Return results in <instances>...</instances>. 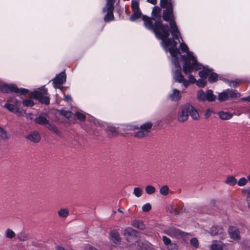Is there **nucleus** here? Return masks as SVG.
<instances>
[{"label": "nucleus", "mask_w": 250, "mask_h": 250, "mask_svg": "<svg viewBox=\"0 0 250 250\" xmlns=\"http://www.w3.org/2000/svg\"><path fill=\"white\" fill-rule=\"evenodd\" d=\"M26 138L29 141L34 143H38L41 140L40 134L36 131L31 132Z\"/></svg>", "instance_id": "aec40b11"}, {"label": "nucleus", "mask_w": 250, "mask_h": 250, "mask_svg": "<svg viewBox=\"0 0 250 250\" xmlns=\"http://www.w3.org/2000/svg\"><path fill=\"white\" fill-rule=\"evenodd\" d=\"M162 240L163 241L164 243L167 247L172 243L170 239L166 237V236H163L162 237Z\"/></svg>", "instance_id": "a18cd8bd"}, {"label": "nucleus", "mask_w": 250, "mask_h": 250, "mask_svg": "<svg viewBox=\"0 0 250 250\" xmlns=\"http://www.w3.org/2000/svg\"><path fill=\"white\" fill-rule=\"evenodd\" d=\"M0 136L2 138H7L6 131L0 126Z\"/></svg>", "instance_id": "49530a36"}, {"label": "nucleus", "mask_w": 250, "mask_h": 250, "mask_svg": "<svg viewBox=\"0 0 250 250\" xmlns=\"http://www.w3.org/2000/svg\"><path fill=\"white\" fill-rule=\"evenodd\" d=\"M190 244L195 248L199 247L198 241L196 238H193L190 240Z\"/></svg>", "instance_id": "a19ab883"}, {"label": "nucleus", "mask_w": 250, "mask_h": 250, "mask_svg": "<svg viewBox=\"0 0 250 250\" xmlns=\"http://www.w3.org/2000/svg\"><path fill=\"white\" fill-rule=\"evenodd\" d=\"M146 192L148 194H152L154 193L155 191V188L151 185L147 186L145 188Z\"/></svg>", "instance_id": "72a5a7b5"}, {"label": "nucleus", "mask_w": 250, "mask_h": 250, "mask_svg": "<svg viewBox=\"0 0 250 250\" xmlns=\"http://www.w3.org/2000/svg\"><path fill=\"white\" fill-rule=\"evenodd\" d=\"M248 181L246 178L244 177L241 178L237 182L238 185L240 187L244 186L247 184Z\"/></svg>", "instance_id": "58836bf2"}, {"label": "nucleus", "mask_w": 250, "mask_h": 250, "mask_svg": "<svg viewBox=\"0 0 250 250\" xmlns=\"http://www.w3.org/2000/svg\"><path fill=\"white\" fill-rule=\"evenodd\" d=\"M242 101L250 102V96L242 98L241 99Z\"/></svg>", "instance_id": "6e6d98bb"}, {"label": "nucleus", "mask_w": 250, "mask_h": 250, "mask_svg": "<svg viewBox=\"0 0 250 250\" xmlns=\"http://www.w3.org/2000/svg\"><path fill=\"white\" fill-rule=\"evenodd\" d=\"M167 248L168 250H177V247L176 244L171 243L167 247Z\"/></svg>", "instance_id": "de8ad7c7"}, {"label": "nucleus", "mask_w": 250, "mask_h": 250, "mask_svg": "<svg viewBox=\"0 0 250 250\" xmlns=\"http://www.w3.org/2000/svg\"><path fill=\"white\" fill-rule=\"evenodd\" d=\"M238 84V83L236 81H230L229 83V86L231 87H236Z\"/></svg>", "instance_id": "3c124183"}, {"label": "nucleus", "mask_w": 250, "mask_h": 250, "mask_svg": "<svg viewBox=\"0 0 250 250\" xmlns=\"http://www.w3.org/2000/svg\"><path fill=\"white\" fill-rule=\"evenodd\" d=\"M218 116L222 120H229L232 117V114L228 112L221 111L218 113Z\"/></svg>", "instance_id": "a878e982"}, {"label": "nucleus", "mask_w": 250, "mask_h": 250, "mask_svg": "<svg viewBox=\"0 0 250 250\" xmlns=\"http://www.w3.org/2000/svg\"><path fill=\"white\" fill-rule=\"evenodd\" d=\"M69 214L68 209L66 208H61L58 211V215L62 218H66Z\"/></svg>", "instance_id": "c85d7f7f"}, {"label": "nucleus", "mask_w": 250, "mask_h": 250, "mask_svg": "<svg viewBox=\"0 0 250 250\" xmlns=\"http://www.w3.org/2000/svg\"><path fill=\"white\" fill-rule=\"evenodd\" d=\"M188 115L189 114L193 120H197L199 119L200 116L198 111L192 105L188 104Z\"/></svg>", "instance_id": "4be33fe9"}, {"label": "nucleus", "mask_w": 250, "mask_h": 250, "mask_svg": "<svg viewBox=\"0 0 250 250\" xmlns=\"http://www.w3.org/2000/svg\"><path fill=\"white\" fill-rule=\"evenodd\" d=\"M123 126L125 127L128 131H134L135 136L142 138L146 136L149 133L152 127V124L148 122L141 125L139 128L130 125H123Z\"/></svg>", "instance_id": "423d86ee"}, {"label": "nucleus", "mask_w": 250, "mask_h": 250, "mask_svg": "<svg viewBox=\"0 0 250 250\" xmlns=\"http://www.w3.org/2000/svg\"><path fill=\"white\" fill-rule=\"evenodd\" d=\"M165 233L171 237L177 239H185L187 234L174 227H171L165 230Z\"/></svg>", "instance_id": "4468645a"}, {"label": "nucleus", "mask_w": 250, "mask_h": 250, "mask_svg": "<svg viewBox=\"0 0 250 250\" xmlns=\"http://www.w3.org/2000/svg\"><path fill=\"white\" fill-rule=\"evenodd\" d=\"M15 233L11 229H7L5 231V237L8 238L12 239L15 237Z\"/></svg>", "instance_id": "473e14b6"}, {"label": "nucleus", "mask_w": 250, "mask_h": 250, "mask_svg": "<svg viewBox=\"0 0 250 250\" xmlns=\"http://www.w3.org/2000/svg\"><path fill=\"white\" fill-rule=\"evenodd\" d=\"M23 104L25 106H32L34 105V102L32 99H25L23 101Z\"/></svg>", "instance_id": "4c0bfd02"}, {"label": "nucleus", "mask_w": 250, "mask_h": 250, "mask_svg": "<svg viewBox=\"0 0 250 250\" xmlns=\"http://www.w3.org/2000/svg\"><path fill=\"white\" fill-rule=\"evenodd\" d=\"M18 103V101H17V100H16V102H15V103L16 104V103Z\"/></svg>", "instance_id": "680f3d73"}, {"label": "nucleus", "mask_w": 250, "mask_h": 250, "mask_svg": "<svg viewBox=\"0 0 250 250\" xmlns=\"http://www.w3.org/2000/svg\"><path fill=\"white\" fill-rule=\"evenodd\" d=\"M49 116L47 113H43L36 118L34 121L36 124L40 125H44L50 131L53 132L56 134L60 133V131L53 123L48 120Z\"/></svg>", "instance_id": "0eeeda50"}, {"label": "nucleus", "mask_w": 250, "mask_h": 250, "mask_svg": "<svg viewBox=\"0 0 250 250\" xmlns=\"http://www.w3.org/2000/svg\"><path fill=\"white\" fill-rule=\"evenodd\" d=\"M197 98L201 101L212 102L215 100L216 97L213 94V91L211 90H208L206 93L202 90H200L197 92Z\"/></svg>", "instance_id": "ddd939ff"}, {"label": "nucleus", "mask_w": 250, "mask_h": 250, "mask_svg": "<svg viewBox=\"0 0 250 250\" xmlns=\"http://www.w3.org/2000/svg\"><path fill=\"white\" fill-rule=\"evenodd\" d=\"M243 192L246 194L247 201L248 206L250 208V187H247L243 189Z\"/></svg>", "instance_id": "2f4dec72"}, {"label": "nucleus", "mask_w": 250, "mask_h": 250, "mask_svg": "<svg viewBox=\"0 0 250 250\" xmlns=\"http://www.w3.org/2000/svg\"><path fill=\"white\" fill-rule=\"evenodd\" d=\"M131 6H132V11L140 10L139 8L138 2L135 0L132 1Z\"/></svg>", "instance_id": "c03bdc74"}, {"label": "nucleus", "mask_w": 250, "mask_h": 250, "mask_svg": "<svg viewBox=\"0 0 250 250\" xmlns=\"http://www.w3.org/2000/svg\"><path fill=\"white\" fill-rule=\"evenodd\" d=\"M109 130L112 133H116L117 131L114 127H109Z\"/></svg>", "instance_id": "5fc2aeb1"}, {"label": "nucleus", "mask_w": 250, "mask_h": 250, "mask_svg": "<svg viewBox=\"0 0 250 250\" xmlns=\"http://www.w3.org/2000/svg\"><path fill=\"white\" fill-rule=\"evenodd\" d=\"M106 6L103 9V11L104 12H107L106 15L104 17V21L105 22H108L114 19L113 11L115 0H106Z\"/></svg>", "instance_id": "9b49d317"}, {"label": "nucleus", "mask_w": 250, "mask_h": 250, "mask_svg": "<svg viewBox=\"0 0 250 250\" xmlns=\"http://www.w3.org/2000/svg\"><path fill=\"white\" fill-rule=\"evenodd\" d=\"M142 19L144 21L146 27L152 31L156 37L163 41H166L169 35V29L167 25H163L161 21V9L155 6L152 10L151 18L143 16Z\"/></svg>", "instance_id": "7ed1b4c3"}, {"label": "nucleus", "mask_w": 250, "mask_h": 250, "mask_svg": "<svg viewBox=\"0 0 250 250\" xmlns=\"http://www.w3.org/2000/svg\"><path fill=\"white\" fill-rule=\"evenodd\" d=\"M203 70L199 72V75L201 78L206 79L208 75V81L211 83L215 82L218 78L217 74L212 72V69L209 68L208 66H202Z\"/></svg>", "instance_id": "9d476101"}, {"label": "nucleus", "mask_w": 250, "mask_h": 250, "mask_svg": "<svg viewBox=\"0 0 250 250\" xmlns=\"http://www.w3.org/2000/svg\"><path fill=\"white\" fill-rule=\"evenodd\" d=\"M181 98V92L179 90L174 88L172 92L169 95V98L174 102L178 101Z\"/></svg>", "instance_id": "412c9836"}, {"label": "nucleus", "mask_w": 250, "mask_h": 250, "mask_svg": "<svg viewBox=\"0 0 250 250\" xmlns=\"http://www.w3.org/2000/svg\"><path fill=\"white\" fill-rule=\"evenodd\" d=\"M225 183L230 186H232L237 184L236 179L233 176H230L227 178Z\"/></svg>", "instance_id": "cd10ccee"}, {"label": "nucleus", "mask_w": 250, "mask_h": 250, "mask_svg": "<svg viewBox=\"0 0 250 250\" xmlns=\"http://www.w3.org/2000/svg\"><path fill=\"white\" fill-rule=\"evenodd\" d=\"M147 1L149 3H151L153 4H155L157 2V0H147Z\"/></svg>", "instance_id": "4d7b16f0"}, {"label": "nucleus", "mask_w": 250, "mask_h": 250, "mask_svg": "<svg viewBox=\"0 0 250 250\" xmlns=\"http://www.w3.org/2000/svg\"><path fill=\"white\" fill-rule=\"evenodd\" d=\"M131 225L135 228L140 229H143L145 228V225L142 222L138 221H133L131 223Z\"/></svg>", "instance_id": "7c9ffc66"}, {"label": "nucleus", "mask_w": 250, "mask_h": 250, "mask_svg": "<svg viewBox=\"0 0 250 250\" xmlns=\"http://www.w3.org/2000/svg\"><path fill=\"white\" fill-rule=\"evenodd\" d=\"M124 235L128 240L130 238L133 239L135 243L133 244V246L137 249H141V246L139 245V243L137 241L136 238V231L132 228L127 227L126 228L124 232Z\"/></svg>", "instance_id": "2eb2a0df"}, {"label": "nucleus", "mask_w": 250, "mask_h": 250, "mask_svg": "<svg viewBox=\"0 0 250 250\" xmlns=\"http://www.w3.org/2000/svg\"><path fill=\"white\" fill-rule=\"evenodd\" d=\"M196 84L200 87H204L206 84L205 79L202 78L196 81Z\"/></svg>", "instance_id": "37998d69"}, {"label": "nucleus", "mask_w": 250, "mask_h": 250, "mask_svg": "<svg viewBox=\"0 0 250 250\" xmlns=\"http://www.w3.org/2000/svg\"><path fill=\"white\" fill-rule=\"evenodd\" d=\"M179 47L182 52L186 53V57L184 58V63L183 65L184 73L188 76V84L189 83H194L196 82V80L191 73L193 71L201 69L202 64L197 62L193 52L189 51L188 46L184 42H180Z\"/></svg>", "instance_id": "20e7f679"}, {"label": "nucleus", "mask_w": 250, "mask_h": 250, "mask_svg": "<svg viewBox=\"0 0 250 250\" xmlns=\"http://www.w3.org/2000/svg\"><path fill=\"white\" fill-rule=\"evenodd\" d=\"M56 250H65L64 249L61 247H57Z\"/></svg>", "instance_id": "13d9d810"}, {"label": "nucleus", "mask_w": 250, "mask_h": 250, "mask_svg": "<svg viewBox=\"0 0 250 250\" xmlns=\"http://www.w3.org/2000/svg\"><path fill=\"white\" fill-rule=\"evenodd\" d=\"M143 192L142 189L140 188H135L133 190V194L137 197H140L142 196Z\"/></svg>", "instance_id": "f704fd0d"}, {"label": "nucleus", "mask_w": 250, "mask_h": 250, "mask_svg": "<svg viewBox=\"0 0 250 250\" xmlns=\"http://www.w3.org/2000/svg\"><path fill=\"white\" fill-rule=\"evenodd\" d=\"M110 238L111 240L115 244H117L120 241L119 232L116 229H114L111 231Z\"/></svg>", "instance_id": "5701e85b"}, {"label": "nucleus", "mask_w": 250, "mask_h": 250, "mask_svg": "<svg viewBox=\"0 0 250 250\" xmlns=\"http://www.w3.org/2000/svg\"><path fill=\"white\" fill-rule=\"evenodd\" d=\"M60 113L65 118L68 119L71 117L72 115V113L71 111H67L65 110H62L60 111Z\"/></svg>", "instance_id": "c9c22d12"}, {"label": "nucleus", "mask_w": 250, "mask_h": 250, "mask_svg": "<svg viewBox=\"0 0 250 250\" xmlns=\"http://www.w3.org/2000/svg\"><path fill=\"white\" fill-rule=\"evenodd\" d=\"M0 91L5 93H10L12 92L16 93H19L21 95L27 94L29 90L25 88L19 89L15 85H8L3 83L0 81Z\"/></svg>", "instance_id": "1a4fd4ad"}, {"label": "nucleus", "mask_w": 250, "mask_h": 250, "mask_svg": "<svg viewBox=\"0 0 250 250\" xmlns=\"http://www.w3.org/2000/svg\"><path fill=\"white\" fill-rule=\"evenodd\" d=\"M168 209L170 213L172 214H178L179 213V211L177 210V207L175 205H172L168 208Z\"/></svg>", "instance_id": "e433bc0d"}, {"label": "nucleus", "mask_w": 250, "mask_h": 250, "mask_svg": "<svg viewBox=\"0 0 250 250\" xmlns=\"http://www.w3.org/2000/svg\"><path fill=\"white\" fill-rule=\"evenodd\" d=\"M160 4L162 7L166 8L163 11V18L165 21H169L170 32L173 38L178 39V38L180 37L182 40L174 20L171 0H161Z\"/></svg>", "instance_id": "39448f33"}, {"label": "nucleus", "mask_w": 250, "mask_h": 250, "mask_svg": "<svg viewBox=\"0 0 250 250\" xmlns=\"http://www.w3.org/2000/svg\"><path fill=\"white\" fill-rule=\"evenodd\" d=\"M248 180H249V181L250 182V174L248 176Z\"/></svg>", "instance_id": "052dcab7"}, {"label": "nucleus", "mask_w": 250, "mask_h": 250, "mask_svg": "<svg viewBox=\"0 0 250 250\" xmlns=\"http://www.w3.org/2000/svg\"><path fill=\"white\" fill-rule=\"evenodd\" d=\"M118 211H119V212H121V213H122V212H123V211H122V210L121 209V208H118Z\"/></svg>", "instance_id": "bf43d9fd"}, {"label": "nucleus", "mask_w": 250, "mask_h": 250, "mask_svg": "<svg viewBox=\"0 0 250 250\" xmlns=\"http://www.w3.org/2000/svg\"><path fill=\"white\" fill-rule=\"evenodd\" d=\"M188 118V104L180 107L178 113L177 119L180 122H186Z\"/></svg>", "instance_id": "f3484780"}, {"label": "nucleus", "mask_w": 250, "mask_h": 250, "mask_svg": "<svg viewBox=\"0 0 250 250\" xmlns=\"http://www.w3.org/2000/svg\"><path fill=\"white\" fill-rule=\"evenodd\" d=\"M177 42L173 39H168L166 41L161 42V45L166 52H169L171 57L172 62L174 65L172 69V77L175 82L182 83L183 85L187 88L188 85V80L184 78L181 73V68L180 62L184 61L186 56H182L177 48Z\"/></svg>", "instance_id": "f03ea898"}, {"label": "nucleus", "mask_w": 250, "mask_h": 250, "mask_svg": "<svg viewBox=\"0 0 250 250\" xmlns=\"http://www.w3.org/2000/svg\"><path fill=\"white\" fill-rule=\"evenodd\" d=\"M75 116L80 121H83L85 119V115L79 112H77Z\"/></svg>", "instance_id": "79ce46f5"}, {"label": "nucleus", "mask_w": 250, "mask_h": 250, "mask_svg": "<svg viewBox=\"0 0 250 250\" xmlns=\"http://www.w3.org/2000/svg\"><path fill=\"white\" fill-rule=\"evenodd\" d=\"M18 239L23 241L27 240V237L25 234H21L18 236Z\"/></svg>", "instance_id": "09e8293b"}, {"label": "nucleus", "mask_w": 250, "mask_h": 250, "mask_svg": "<svg viewBox=\"0 0 250 250\" xmlns=\"http://www.w3.org/2000/svg\"><path fill=\"white\" fill-rule=\"evenodd\" d=\"M240 94L236 90L227 89L219 94L218 99L220 101H225L229 99L237 98L240 97Z\"/></svg>", "instance_id": "f8f14e48"}, {"label": "nucleus", "mask_w": 250, "mask_h": 250, "mask_svg": "<svg viewBox=\"0 0 250 250\" xmlns=\"http://www.w3.org/2000/svg\"><path fill=\"white\" fill-rule=\"evenodd\" d=\"M33 97L38 100L40 102L45 104H48L50 102L49 98L48 96L47 90L44 88H39L32 93Z\"/></svg>", "instance_id": "6e6552de"}, {"label": "nucleus", "mask_w": 250, "mask_h": 250, "mask_svg": "<svg viewBox=\"0 0 250 250\" xmlns=\"http://www.w3.org/2000/svg\"><path fill=\"white\" fill-rule=\"evenodd\" d=\"M177 42L173 39H168L166 41L161 42V45L166 52H169L171 57L172 62L174 65L172 69V77L175 82L182 83L183 85L187 88L188 85V80L184 78L181 73V68L180 62L184 61L186 56H182L177 48Z\"/></svg>", "instance_id": "f257e3e1"}, {"label": "nucleus", "mask_w": 250, "mask_h": 250, "mask_svg": "<svg viewBox=\"0 0 250 250\" xmlns=\"http://www.w3.org/2000/svg\"><path fill=\"white\" fill-rule=\"evenodd\" d=\"M64 100L66 101H72V98L71 97L68 95H64Z\"/></svg>", "instance_id": "603ef678"}, {"label": "nucleus", "mask_w": 250, "mask_h": 250, "mask_svg": "<svg viewBox=\"0 0 250 250\" xmlns=\"http://www.w3.org/2000/svg\"><path fill=\"white\" fill-rule=\"evenodd\" d=\"M66 75L64 72H61L56 76L53 80L54 87L55 88L62 89V84L66 81Z\"/></svg>", "instance_id": "dca6fc26"}, {"label": "nucleus", "mask_w": 250, "mask_h": 250, "mask_svg": "<svg viewBox=\"0 0 250 250\" xmlns=\"http://www.w3.org/2000/svg\"><path fill=\"white\" fill-rule=\"evenodd\" d=\"M224 232L223 228L221 226H216L212 227L210 230V234L211 235H216L222 234Z\"/></svg>", "instance_id": "393cba45"}, {"label": "nucleus", "mask_w": 250, "mask_h": 250, "mask_svg": "<svg viewBox=\"0 0 250 250\" xmlns=\"http://www.w3.org/2000/svg\"><path fill=\"white\" fill-rule=\"evenodd\" d=\"M90 122H91L93 124L96 125L97 123H99V122L93 117H91V119H89Z\"/></svg>", "instance_id": "864d4df0"}, {"label": "nucleus", "mask_w": 250, "mask_h": 250, "mask_svg": "<svg viewBox=\"0 0 250 250\" xmlns=\"http://www.w3.org/2000/svg\"><path fill=\"white\" fill-rule=\"evenodd\" d=\"M3 107L7 109L8 110L18 113L19 112L20 108H18L17 105L15 104H11L9 103H6L3 105Z\"/></svg>", "instance_id": "b1692460"}, {"label": "nucleus", "mask_w": 250, "mask_h": 250, "mask_svg": "<svg viewBox=\"0 0 250 250\" xmlns=\"http://www.w3.org/2000/svg\"><path fill=\"white\" fill-rule=\"evenodd\" d=\"M230 237L235 240H238L240 238L239 231L238 229L233 226L229 227L228 229Z\"/></svg>", "instance_id": "6ab92c4d"}, {"label": "nucleus", "mask_w": 250, "mask_h": 250, "mask_svg": "<svg viewBox=\"0 0 250 250\" xmlns=\"http://www.w3.org/2000/svg\"><path fill=\"white\" fill-rule=\"evenodd\" d=\"M228 245L224 244L221 241H213L210 246L211 250H228Z\"/></svg>", "instance_id": "a211bd4d"}, {"label": "nucleus", "mask_w": 250, "mask_h": 250, "mask_svg": "<svg viewBox=\"0 0 250 250\" xmlns=\"http://www.w3.org/2000/svg\"><path fill=\"white\" fill-rule=\"evenodd\" d=\"M151 205L149 203H146V204L144 205L142 207V210L144 212H148L151 209Z\"/></svg>", "instance_id": "ea45409f"}, {"label": "nucleus", "mask_w": 250, "mask_h": 250, "mask_svg": "<svg viewBox=\"0 0 250 250\" xmlns=\"http://www.w3.org/2000/svg\"><path fill=\"white\" fill-rule=\"evenodd\" d=\"M133 14L130 17V20L132 21H135L137 19L141 18L142 13L140 10H133Z\"/></svg>", "instance_id": "bb28decb"}, {"label": "nucleus", "mask_w": 250, "mask_h": 250, "mask_svg": "<svg viewBox=\"0 0 250 250\" xmlns=\"http://www.w3.org/2000/svg\"><path fill=\"white\" fill-rule=\"evenodd\" d=\"M212 113V111L211 110L209 109H208L205 112V117L206 118H209L210 115H211V114Z\"/></svg>", "instance_id": "8fccbe9b"}, {"label": "nucleus", "mask_w": 250, "mask_h": 250, "mask_svg": "<svg viewBox=\"0 0 250 250\" xmlns=\"http://www.w3.org/2000/svg\"><path fill=\"white\" fill-rule=\"evenodd\" d=\"M169 193V188L167 185L162 186L160 188V193L163 196H167Z\"/></svg>", "instance_id": "c756f323"}]
</instances>
